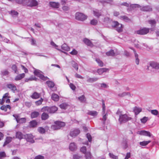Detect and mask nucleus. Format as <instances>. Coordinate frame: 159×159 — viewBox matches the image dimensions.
I'll return each instance as SVG.
<instances>
[{
	"mask_svg": "<svg viewBox=\"0 0 159 159\" xmlns=\"http://www.w3.org/2000/svg\"><path fill=\"white\" fill-rule=\"evenodd\" d=\"M61 49L65 51H68L70 50V48L66 43H64L61 45Z\"/></svg>",
	"mask_w": 159,
	"mask_h": 159,
	"instance_id": "nucleus-21",
	"label": "nucleus"
},
{
	"mask_svg": "<svg viewBox=\"0 0 159 159\" xmlns=\"http://www.w3.org/2000/svg\"><path fill=\"white\" fill-rule=\"evenodd\" d=\"M12 138L10 137H7L6 138V140L3 145V146H5L7 144L10 143L12 140Z\"/></svg>",
	"mask_w": 159,
	"mask_h": 159,
	"instance_id": "nucleus-33",
	"label": "nucleus"
},
{
	"mask_svg": "<svg viewBox=\"0 0 159 159\" xmlns=\"http://www.w3.org/2000/svg\"><path fill=\"white\" fill-rule=\"evenodd\" d=\"M121 146L124 149H126L128 147L127 141L126 140H123L121 143Z\"/></svg>",
	"mask_w": 159,
	"mask_h": 159,
	"instance_id": "nucleus-29",
	"label": "nucleus"
},
{
	"mask_svg": "<svg viewBox=\"0 0 159 159\" xmlns=\"http://www.w3.org/2000/svg\"><path fill=\"white\" fill-rule=\"evenodd\" d=\"M38 131L41 134H44L45 132V129L42 127H39L38 129Z\"/></svg>",
	"mask_w": 159,
	"mask_h": 159,
	"instance_id": "nucleus-52",
	"label": "nucleus"
},
{
	"mask_svg": "<svg viewBox=\"0 0 159 159\" xmlns=\"http://www.w3.org/2000/svg\"><path fill=\"white\" fill-rule=\"evenodd\" d=\"M26 121V119L25 118H20V117L18 119L17 122L19 123H25Z\"/></svg>",
	"mask_w": 159,
	"mask_h": 159,
	"instance_id": "nucleus-42",
	"label": "nucleus"
},
{
	"mask_svg": "<svg viewBox=\"0 0 159 159\" xmlns=\"http://www.w3.org/2000/svg\"><path fill=\"white\" fill-rule=\"evenodd\" d=\"M9 94L8 93H5L3 96L2 99L3 101L5 102V99L6 98H10V97L9 96Z\"/></svg>",
	"mask_w": 159,
	"mask_h": 159,
	"instance_id": "nucleus-50",
	"label": "nucleus"
},
{
	"mask_svg": "<svg viewBox=\"0 0 159 159\" xmlns=\"http://www.w3.org/2000/svg\"><path fill=\"white\" fill-rule=\"evenodd\" d=\"M69 148L70 150L73 151L76 149V146L75 143H72L70 144Z\"/></svg>",
	"mask_w": 159,
	"mask_h": 159,
	"instance_id": "nucleus-20",
	"label": "nucleus"
},
{
	"mask_svg": "<svg viewBox=\"0 0 159 159\" xmlns=\"http://www.w3.org/2000/svg\"><path fill=\"white\" fill-rule=\"evenodd\" d=\"M69 105L66 103H63L60 105L59 107H60L63 109H67L69 107Z\"/></svg>",
	"mask_w": 159,
	"mask_h": 159,
	"instance_id": "nucleus-28",
	"label": "nucleus"
},
{
	"mask_svg": "<svg viewBox=\"0 0 159 159\" xmlns=\"http://www.w3.org/2000/svg\"><path fill=\"white\" fill-rule=\"evenodd\" d=\"M56 123L58 127H59L60 129L61 127L64 126L65 125V123L64 122L60 121H56L54 122Z\"/></svg>",
	"mask_w": 159,
	"mask_h": 159,
	"instance_id": "nucleus-30",
	"label": "nucleus"
},
{
	"mask_svg": "<svg viewBox=\"0 0 159 159\" xmlns=\"http://www.w3.org/2000/svg\"><path fill=\"white\" fill-rule=\"evenodd\" d=\"M49 4L52 7L55 8H58L60 5L59 3L55 2H50Z\"/></svg>",
	"mask_w": 159,
	"mask_h": 159,
	"instance_id": "nucleus-15",
	"label": "nucleus"
},
{
	"mask_svg": "<svg viewBox=\"0 0 159 159\" xmlns=\"http://www.w3.org/2000/svg\"><path fill=\"white\" fill-rule=\"evenodd\" d=\"M71 64L72 67L74 68L76 70L78 69V64L75 61H73L71 62Z\"/></svg>",
	"mask_w": 159,
	"mask_h": 159,
	"instance_id": "nucleus-41",
	"label": "nucleus"
},
{
	"mask_svg": "<svg viewBox=\"0 0 159 159\" xmlns=\"http://www.w3.org/2000/svg\"><path fill=\"white\" fill-rule=\"evenodd\" d=\"M108 69L106 68H100L99 69L97 70V72L98 73L99 75H101L103 72H106L108 70Z\"/></svg>",
	"mask_w": 159,
	"mask_h": 159,
	"instance_id": "nucleus-25",
	"label": "nucleus"
},
{
	"mask_svg": "<svg viewBox=\"0 0 159 159\" xmlns=\"http://www.w3.org/2000/svg\"><path fill=\"white\" fill-rule=\"evenodd\" d=\"M44 156L41 155H39L36 156L34 159H44Z\"/></svg>",
	"mask_w": 159,
	"mask_h": 159,
	"instance_id": "nucleus-64",
	"label": "nucleus"
},
{
	"mask_svg": "<svg viewBox=\"0 0 159 159\" xmlns=\"http://www.w3.org/2000/svg\"><path fill=\"white\" fill-rule=\"evenodd\" d=\"M52 99L54 101L57 102L59 100V96L55 93H53L51 95Z\"/></svg>",
	"mask_w": 159,
	"mask_h": 159,
	"instance_id": "nucleus-18",
	"label": "nucleus"
},
{
	"mask_svg": "<svg viewBox=\"0 0 159 159\" xmlns=\"http://www.w3.org/2000/svg\"><path fill=\"white\" fill-rule=\"evenodd\" d=\"M46 84H47L48 86L51 88H53L54 86V83L50 81H48L46 82Z\"/></svg>",
	"mask_w": 159,
	"mask_h": 159,
	"instance_id": "nucleus-44",
	"label": "nucleus"
},
{
	"mask_svg": "<svg viewBox=\"0 0 159 159\" xmlns=\"http://www.w3.org/2000/svg\"><path fill=\"white\" fill-rule=\"evenodd\" d=\"M42 110V111H47L50 113H53L57 111V108L56 106L45 107H43Z\"/></svg>",
	"mask_w": 159,
	"mask_h": 159,
	"instance_id": "nucleus-2",
	"label": "nucleus"
},
{
	"mask_svg": "<svg viewBox=\"0 0 159 159\" xmlns=\"http://www.w3.org/2000/svg\"><path fill=\"white\" fill-rule=\"evenodd\" d=\"M119 6H124L126 7H129V3L126 2H124L119 4Z\"/></svg>",
	"mask_w": 159,
	"mask_h": 159,
	"instance_id": "nucleus-62",
	"label": "nucleus"
},
{
	"mask_svg": "<svg viewBox=\"0 0 159 159\" xmlns=\"http://www.w3.org/2000/svg\"><path fill=\"white\" fill-rule=\"evenodd\" d=\"M51 128L53 130H57L60 129L59 127L58 126L56 123H55L54 125L51 126Z\"/></svg>",
	"mask_w": 159,
	"mask_h": 159,
	"instance_id": "nucleus-48",
	"label": "nucleus"
},
{
	"mask_svg": "<svg viewBox=\"0 0 159 159\" xmlns=\"http://www.w3.org/2000/svg\"><path fill=\"white\" fill-rule=\"evenodd\" d=\"M98 23V21L95 19H93L90 21V24L93 25H96Z\"/></svg>",
	"mask_w": 159,
	"mask_h": 159,
	"instance_id": "nucleus-59",
	"label": "nucleus"
},
{
	"mask_svg": "<svg viewBox=\"0 0 159 159\" xmlns=\"http://www.w3.org/2000/svg\"><path fill=\"white\" fill-rule=\"evenodd\" d=\"M36 80L37 78L35 76H32L29 78L26 79L25 81L26 82H28L30 81Z\"/></svg>",
	"mask_w": 159,
	"mask_h": 159,
	"instance_id": "nucleus-45",
	"label": "nucleus"
},
{
	"mask_svg": "<svg viewBox=\"0 0 159 159\" xmlns=\"http://www.w3.org/2000/svg\"><path fill=\"white\" fill-rule=\"evenodd\" d=\"M98 80V78L94 77L93 78H89L87 80V81L89 83H93L97 81Z\"/></svg>",
	"mask_w": 159,
	"mask_h": 159,
	"instance_id": "nucleus-34",
	"label": "nucleus"
},
{
	"mask_svg": "<svg viewBox=\"0 0 159 159\" xmlns=\"http://www.w3.org/2000/svg\"><path fill=\"white\" fill-rule=\"evenodd\" d=\"M151 141L149 140L147 141H143L142 142H139V144L141 146H145L147 145L148 143L151 142Z\"/></svg>",
	"mask_w": 159,
	"mask_h": 159,
	"instance_id": "nucleus-38",
	"label": "nucleus"
},
{
	"mask_svg": "<svg viewBox=\"0 0 159 159\" xmlns=\"http://www.w3.org/2000/svg\"><path fill=\"white\" fill-rule=\"evenodd\" d=\"M115 53L113 50H111L106 53V54L107 56H113L115 55Z\"/></svg>",
	"mask_w": 159,
	"mask_h": 159,
	"instance_id": "nucleus-43",
	"label": "nucleus"
},
{
	"mask_svg": "<svg viewBox=\"0 0 159 159\" xmlns=\"http://www.w3.org/2000/svg\"><path fill=\"white\" fill-rule=\"evenodd\" d=\"M25 76V74L22 73L18 75L15 78V80H21Z\"/></svg>",
	"mask_w": 159,
	"mask_h": 159,
	"instance_id": "nucleus-26",
	"label": "nucleus"
},
{
	"mask_svg": "<svg viewBox=\"0 0 159 159\" xmlns=\"http://www.w3.org/2000/svg\"><path fill=\"white\" fill-rule=\"evenodd\" d=\"M98 63V65L101 67H102L103 65V62L99 58H96L95 60Z\"/></svg>",
	"mask_w": 159,
	"mask_h": 159,
	"instance_id": "nucleus-49",
	"label": "nucleus"
},
{
	"mask_svg": "<svg viewBox=\"0 0 159 159\" xmlns=\"http://www.w3.org/2000/svg\"><path fill=\"white\" fill-rule=\"evenodd\" d=\"M126 95H129V96H130V93L129 92H123L122 93H119L118 95V96H119L120 97H123L124 96Z\"/></svg>",
	"mask_w": 159,
	"mask_h": 159,
	"instance_id": "nucleus-47",
	"label": "nucleus"
},
{
	"mask_svg": "<svg viewBox=\"0 0 159 159\" xmlns=\"http://www.w3.org/2000/svg\"><path fill=\"white\" fill-rule=\"evenodd\" d=\"M8 12L12 17H16L18 14V12L14 10H11V11H8Z\"/></svg>",
	"mask_w": 159,
	"mask_h": 159,
	"instance_id": "nucleus-24",
	"label": "nucleus"
},
{
	"mask_svg": "<svg viewBox=\"0 0 159 159\" xmlns=\"http://www.w3.org/2000/svg\"><path fill=\"white\" fill-rule=\"evenodd\" d=\"M83 41L84 43L89 46L92 47L93 45L92 43L90 40L87 39H84Z\"/></svg>",
	"mask_w": 159,
	"mask_h": 159,
	"instance_id": "nucleus-27",
	"label": "nucleus"
},
{
	"mask_svg": "<svg viewBox=\"0 0 159 159\" xmlns=\"http://www.w3.org/2000/svg\"><path fill=\"white\" fill-rule=\"evenodd\" d=\"M103 113V117L102 119V120L103 121V124H104L105 123V121L106 120L107 118V114H105V113H103V112H102Z\"/></svg>",
	"mask_w": 159,
	"mask_h": 159,
	"instance_id": "nucleus-56",
	"label": "nucleus"
},
{
	"mask_svg": "<svg viewBox=\"0 0 159 159\" xmlns=\"http://www.w3.org/2000/svg\"><path fill=\"white\" fill-rule=\"evenodd\" d=\"M9 73V72L7 70H4L1 71V74L3 76L7 75Z\"/></svg>",
	"mask_w": 159,
	"mask_h": 159,
	"instance_id": "nucleus-54",
	"label": "nucleus"
},
{
	"mask_svg": "<svg viewBox=\"0 0 159 159\" xmlns=\"http://www.w3.org/2000/svg\"><path fill=\"white\" fill-rule=\"evenodd\" d=\"M86 136L88 139L89 142H91L92 141V137L89 133H87L86 134Z\"/></svg>",
	"mask_w": 159,
	"mask_h": 159,
	"instance_id": "nucleus-63",
	"label": "nucleus"
},
{
	"mask_svg": "<svg viewBox=\"0 0 159 159\" xmlns=\"http://www.w3.org/2000/svg\"><path fill=\"white\" fill-rule=\"evenodd\" d=\"M49 115L48 114L43 112L41 115V119L42 120H46L49 118Z\"/></svg>",
	"mask_w": 159,
	"mask_h": 159,
	"instance_id": "nucleus-23",
	"label": "nucleus"
},
{
	"mask_svg": "<svg viewBox=\"0 0 159 159\" xmlns=\"http://www.w3.org/2000/svg\"><path fill=\"white\" fill-rule=\"evenodd\" d=\"M150 66L156 70L159 71V63L152 62L150 63Z\"/></svg>",
	"mask_w": 159,
	"mask_h": 159,
	"instance_id": "nucleus-10",
	"label": "nucleus"
},
{
	"mask_svg": "<svg viewBox=\"0 0 159 159\" xmlns=\"http://www.w3.org/2000/svg\"><path fill=\"white\" fill-rule=\"evenodd\" d=\"M148 23L151 25L152 26L155 27V26L156 22L155 20H148Z\"/></svg>",
	"mask_w": 159,
	"mask_h": 159,
	"instance_id": "nucleus-51",
	"label": "nucleus"
},
{
	"mask_svg": "<svg viewBox=\"0 0 159 159\" xmlns=\"http://www.w3.org/2000/svg\"><path fill=\"white\" fill-rule=\"evenodd\" d=\"M7 88L11 89L13 92L15 93L17 89L16 86L12 84H9L7 85Z\"/></svg>",
	"mask_w": 159,
	"mask_h": 159,
	"instance_id": "nucleus-11",
	"label": "nucleus"
},
{
	"mask_svg": "<svg viewBox=\"0 0 159 159\" xmlns=\"http://www.w3.org/2000/svg\"><path fill=\"white\" fill-rule=\"evenodd\" d=\"M142 110L141 108L135 107L133 108V111L134 112L135 115H137Z\"/></svg>",
	"mask_w": 159,
	"mask_h": 159,
	"instance_id": "nucleus-17",
	"label": "nucleus"
},
{
	"mask_svg": "<svg viewBox=\"0 0 159 159\" xmlns=\"http://www.w3.org/2000/svg\"><path fill=\"white\" fill-rule=\"evenodd\" d=\"M109 156L112 159H118V156L114 155L112 153H109Z\"/></svg>",
	"mask_w": 159,
	"mask_h": 159,
	"instance_id": "nucleus-46",
	"label": "nucleus"
},
{
	"mask_svg": "<svg viewBox=\"0 0 159 159\" xmlns=\"http://www.w3.org/2000/svg\"><path fill=\"white\" fill-rule=\"evenodd\" d=\"M80 151L84 154L86 153V148L85 146H83L81 147L80 148Z\"/></svg>",
	"mask_w": 159,
	"mask_h": 159,
	"instance_id": "nucleus-61",
	"label": "nucleus"
},
{
	"mask_svg": "<svg viewBox=\"0 0 159 159\" xmlns=\"http://www.w3.org/2000/svg\"><path fill=\"white\" fill-rule=\"evenodd\" d=\"M141 10L143 11H150L152 10V8L151 7L149 6H146L142 7Z\"/></svg>",
	"mask_w": 159,
	"mask_h": 159,
	"instance_id": "nucleus-16",
	"label": "nucleus"
},
{
	"mask_svg": "<svg viewBox=\"0 0 159 159\" xmlns=\"http://www.w3.org/2000/svg\"><path fill=\"white\" fill-rule=\"evenodd\" d=\"M38 5V2L36 0H28L26 2V5L31 7H35Z\"/></svg>",
	"mask_w": 159,
	"mask_h": 159,
	"instance_id": "nucleus-8",
	"label": "nucleus"
},
{
	"mask_svg": "<svg viewBox=\"0 0 159 159\" xmlns=\"http://www.w3.org/2000/svg\"><path fill=\"white\" fill-rule=\"evenodd\" d=\"M93 14L94 16L98 18L101 16L102 14L101 11L97 9H94L93 11Z\"/></svg>",
	"mask_w": 159,
	"mask_h": 159,
	"instance_id": "nucleus-14",
	"label": "nucleus"
},
{
	"mask_svg": "<svg viewBox=\"0 0 159 159\" xmlns=\"http://www.w3.org/2000/svg\"><path fill=\"white\" fill-rule=\"evenodd\" d=\"M8 108L10 110L11 109V107L9 105H3L0 107L1 110L4 111H7Z\"/></svg>",
	"mask_w": 159,
	"mask_h": 159,
	"instance_id": "nucleus-19",
	"label": "nucleus"
},
{
	"mask_svg": "<svg viewBox=\"0 0 159 159\" xmlns=\"http://www.w3.org/2000/svg\"><path fill=\"white\" fill-rule=\"evenodd\" d=\"M150 29L148 28H144L139 30L136 31V34L141 35H144L147 34L149 32Z\"/></svg>",
	"mask_w": 159,
	"mask_h": 159,
	"instance_id": "nucleus-7",
	"label": "nucleus"
},
{
	"mask_svg": "<svg viewBox=\"0 0 159 159\" xmlns=\"http://www.w3.org/2000/svg\"><path fill=\"white\" fill-rule=\"evenodd\" d=\"M112 25L113 27L116 28V30L118 32H119L122 31V25L119 23L118 22L116 21L113 22Z\"/></svg>",
	"mask_w": 159,
	"mask_h": 159,
	"instance_id": "nucleus-6",
	"label": "nucleus"
},
{
	"mask_svg": "<svg viewBox=\"0 0 159 159\" xmlns=\"http://www.w3.org/2000/svg\"><path fill=\"white\" fill-rule=\"evenodd\" d=\"M34 138V136L31 134H28L25 135V139L27 142L30 143L32 144L35 143Z\"/></svg>",
	"mask_w": 159,
	"mask_h": 159,
	"instance_id": "nucleus-3",
	"label": "nucleus"
},
{
	"mask_svg": "<svg viewBox=\"0 0 159 159\" xmlns=\"http://www.w3.org/2000/svg\"><path fill=\"white\" fill-rule=\"evenodd\" d=\"M80 132V130L78 129H72L70 132V135L72 137H75L78 135Z\"/></svg>",
	"mask_w": 159,
	"mask_h": 159,
	"instance_id": "nucleus-9",
	"label": "nucleus"
},
{
	"mask_svg": "<svg viewBox=\"0 0 159 159\" xmlns=\"http://www.w3.org/2000/svg\"><path fill=\"white\" fill-rule=\"evenodd\" d=\"M100 88H107L108 87V86L105 83L100 84Z\"/></svg>",
	"mask_w": 159,
	"mask_h": 159,
	"instance_id": "nucleus-58",
	"label": "nucleus"
},
{
	"mask_svg": "<svg viewBox=\"0 0 159 159\" xmlns=\"http://www.w3.org/2000/svg\"><path fill=\"white\" fill-rule=\"evenodd\" d=\"M98 113L95 111H89L88 114L93 116H95L97 115Z\"/></svg>",
	"mask_w": 159,
	"mask_h": 159,
	"instance_id": "nucleus-35",
	"label": "nucleus"
},
{
	"mask_svg": "<svg viewBox=\"0 0 159 159\" xmlns=\"http://www.w3.org/2000/svg\"><path fill=\"white\" fill-rule=\"evenodd\" d=\"M0 40L2 41H3L6 43H10L9 42L10 41L9 39L5 37H3L0 34Z\"/></svg>",
	"mask_w": 159,
	"mask_h": 159,
	"instance_id": "nucleus-31",
	"label": "nucleus"
},
{
	"mask_svg": "<svg viewBox=\"0 0 159 159\" xmlns=\"http://www.w3.org/2000/svg\"><path fill=\"white\" fill-rule=\"evenodd\" d=\"M150 112L154 116H157L159 114V112L157 110H151Z\"/></svg>",
	"mask_w": 159,
	"mask_h": 159,
	"instance_id": "nucleus-53",
	"label": "nucleus"
},
{
	"mask_svg": "<svg viewBox=\"0 0 159 159\" xmlns=\"http://www.w3.org/2000/svg\"><path fill=\"white\" fill-rule=\"evenodd\" d=\"M75 18L79 20L83 21L87 18V16L83 14L80 12H76L75 14Z\"/></svg>",
	"mask_w": 159,
	"mask_h": 159,
	"instance_id": "nucleus-5",
	"label": "nucleus"
},
{
	"mask_svg": "<svg viewBox=\"0 0 159 159\" xmlns=\"http://www.w3.org/2000/svg\"><path fill=\"white\" fill-rule=\"evenodd\" d=\"M6 156V154L4 152H0V159H2Z\"/></svg>",
	"mask_w": 159,
	"mask_h": 159,
	"instance_id": "nucleus-57",
	"label": "nucleus"
},
{
	"mask_svg": "<svg viewBox=\"0 0 159 159\" xmlns=\"http://www.w3.org/2000/svg\"><path fill=\"white\" fill-rule=\"evenodd\" d=\"M148 119V117H144L141 119V122L143 123H145Z\"/></svg>",
	"mask_w": 159,
	"mask_h": 159,
	"instance_id": "nucleus-60",
	"label": "nucleus"
},
{
	"mask_svg": "<svg viewBox=\"0 0 159 159\" xmlns=\"http://www.w3.org/2000/svg\"><path fill=\"white\" fill-rule=\"evenodd\" d=\"M40 96V95L39 94L36 92H35L31 96V97L33 99H37Z\"/></svg>",
	"mask_w": 159,
	"mask_h": 159,
	"instance_id": "nucleus-36",
	"label": "nucleus"
},
{
	"mask_svg": "<svg viewBox=\"0 0 159 159\" xmlns=\"http://www.w3.org/2000/svg\"><path fill=\"white\" fill-rule=\"evenodd\" d=\"M139 134L141 135L148 136L149 137H150L152 135V134L149 132L145 130L141 131H140Z\"/></svg>",
	"mask_w": 159,
	"mask_h": 159,
	"instance_id": "nucleus-13",
	"label": "nucleus"
},
{
	"mask_svg": "<svg viewBox=\"0 0 159 159\" xmlns=\"http://www.w3.org/2000/svg\"><path fill=\"white\" fill-rule=\"evenodd\" d=\"M39 115V113L36 111H34L31 114V117L32 118H35L38 116Z\"/></svg>",
	"mask_w": 159,
	"mask_h": 159,
	"instance_id": "nucleus-22",
	"label": "nucleus"
},
{
	"mask_svg": "<svg viewBox=\"0 0 159 159\" xmlns=\"http://www.w3.org/2000/svg\"><path fill=\"white\" fill-rule=\"evenodd\" d=\"M28 0H16V3L19 4H21L23 5H26V2H27Z\"/></svg>",
	"mask_w": 159,
	"mask_h": 159,
	"instance_id": "nucleus-37",
	"label": "nucleus"
},
{
	"mask_svg": "<svg viewBox=\"0 0 159 159\" xmlns=\"http://www.w3.org/2000/svg\"><path fill=\"white\" fill-rule=\"evenodd\" d=\"M37 125V123L35 120H32L30 122V126L31 127H36Z\"/></svg>",
	"mask_w": 159,
	"mask_h": 159,
	"instance_id": "nucleus-39",
	"label": "nucleus"
},
{
	"mask_svg": "<svg viewBox=\"0 0 159 159\" xmlns=\"http://www.w3.org/2000/svg\"><path fill=\"white\" fill-rule=\"evenodd\" d=\"M134 52L135 58V62L137 65H138L139 63V60L138 58L139 55L135 51H134Z\"/></svg>",
	"mask_w": 159,
	"mask_h": 159,
	"instance_id": "nucleus-40",
	"label": "nucleus"
},
{
	"mask_svg": "<svg viewBox=\"0 0 159 159\" xmlns=\"http://www.w3.org/2000/svg\"><path fill=\"white\" fill-rule=\"evenodd\" d=\"M78 99L81 102L84 103L86 102V98L84 95H82L78 97Z\"/></svg>",
	"mask_w": 159,
	"mask_h": 159,
	"instance_id": "nucleus-32",
	"label": "nucleus"
},
{
	"mask_svg": "<svg viewBox=\"0 0 159 159\" xmlns=\"http://www.w3.org/2000/svg\"><path fill=\"white\" fill-rule=\"evenodd\" d=\"M85 156L86 159H91L92 158V155L90 152L86 153Z\"/></svg>",
	"mask_w": 159,
	"mask_h": 159,
	"instance_id": "nucleus-55",
	"label": "nucleus"
},
{
	"mask_svg": "<svg viewBox=\"0 0 159 159\" xmlns=\"http://www.w3.org/2000/svg\"><path fill=\"white\" fill-rule=\"evenodd\" d=\"M131 118L127 114H120L119 119V121L120 124L125 123L131 120Z\"/></svg>",
	"mask_w": 159,
	"mask_h": 159,
	"instance_id": "nucleus-1",
	"label": "nucleus"
},
{
	"mask_svg": "<svg viewBox=\"0 0 159 159\" xmlns=\"http://www.w3.org/2000/svg\"><path fill=\"white\" fill-rule=\"evenodd\" d=\"M16 138L20 140L24 138H25V135L20 132L18 131L16 132Z\"/></svg>",
	"mask_w": 159,
	"mask_h": 159,
	"instance_id": "nucleus-12",
	"label": "nucleus"
},
{
	"mask_svg": "<svg viewBox=\"0 0 159 159\" xmlns=\"http://www.w3.org/2000/svg\"><path fill=\"white\" fill-rule=\"evenodd\" d=\"M42 72L39 70H35L34 73L35 75L39 77L40 79L43 80H46L49 78L47 77L44 76L41 74Z\"/></svg>",
	"mask_w": 159,
	"mask_h": 159,
	"instance_id": "nucleus-4",
	"label": "nucleus"
}]
</instances>
